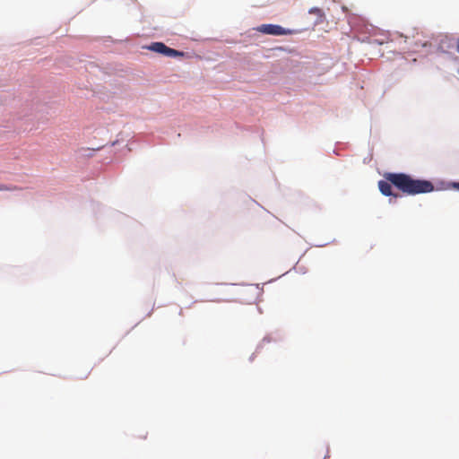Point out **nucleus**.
<instances>
[{"label": "nucleus", "instance_id": "obj_4", "mask_svg": "<svg viewBox=\"0 0 459 459\" xmlns=\"http://www.w3.org/2000/svg\"><path fill=\"white\" fill-rule=\"evenodd\" d=\"M417 37L411 40L410 47L412 51H417L419 48H424L429 45L427 37L423 32H416Z\"/></svg>", "mask_w": 459, "mask_h": 459}, {"label": "nucleus", "instance_id": "obj_2", "mask_svg": "<svg viewBox=\"0 0 459 459\" xmlns=\"http://www.w3.org/2000/svg\"><path fill=\"white\" fill-rule=\"evenodd\" d=\"M257 31L273 36H281V35H291L294 31L290 29H285L277 24H262L256 29Z\"/></svg>", "mask_w": 459, "mask_h": 459}, {"label": "nucleus", "instance_id": "obj_6", "mask_svg": "<svg viewBox=\"0 0 459 459\" xmlns=\"http://www.w3.org/2000/svg\"><path fill=\"white\" fill-rule=\"evenodd\" d=\"M17 189L18 187L16 186L0 185V191H14Z\"/></svg>", "mask_w": 459, "mask_h": 459}, {"label": "nucleus", "instance_id": "obj_9", "mask_svg": "<svg viewBox=\"0 0 459 459\" xmlns=\"http://www.w3.org/2000/svg\"><path fill=\"white\" fill-rule=\"evenodd\" d=\"M90 374V371H88L82 378H87Z\"/></svg>", "mask_w": 459, "mask_h": 459}, {"label": "nucleus", "instance_id": "obj_8", "mask_svg": "<svg viewBox=\"0 0 459 459\" xmlns=\"http://www.w3.org/2000/svg\"><path fill=\"white\" fill-rule=\"evenodd\" d=\"M454 186H455L456 189H458V190H459V183H455V184H454Z\"/></svg>", "mask_w": 459, "mask_h": 459}, {"label": "nucleus", "instance_id": "obj_3", "mask_svg": "<svg viewBox=\"0 0 459 459\" xmlns=\"http://www.w3.org/2000/svg\"><path fill=\"white\" fill-rule=\"evenodd\" d=\"M148 49L152 50V51H154V52H157V53H160L163 56H170V57H177V56H184V53L183 52H180L178 50H176V49H173V48H170L169 47H167L164 43L162 42H154V43H152L149 47H148Z\"/></svg>", "mask_w": 459, "mask_h": 459}, {"label": "nucleus", "instance_id": "obj_7", "mask_svg": "<svg viewBox=\"0 0 459 459\" xmlns=\"http://www.w3.org/2000/svg\"><path fill=\"white\" fill-rule=\"evenodd\" d=\"M309 13H314L319 17H322L323 16V12L320 8H317V7H313L309 10Z\"/></svg>", "mask_w": 459, "mask_h": 459}, {"label": "nucleus", "instance_id": "obj_5", "mask_svg": "<svg viewBox=\"0 0 459 459\" xmlns=\"http://www.w3.org/2000/svg\"><path fill=\"white\" fill-rule=\"evenodd\" d=\"M416 32H420L418 29L412 27H405L401 36L405 39V42L410 43L411 40L414 39L417 37Z\"/></svg>", "mask_w": 459, "mask_h": 459}, {"label": "nucleus", "instance_id": "obj_1", "mask_svg": "<svg viewBox=\"0 0 459 459\" xmlns=\"http://www.w3.org/2000/svg\"><path fill=\"white\" fill-rule=\"evenodd\" d=\"M384 178L385 180L378 182V188L381 194L385 196L398 197L397 194L393 193L392 186L406 195L431 193L435 189L431 181L413 178L411 175L405 173L388 172L384 175Z\"/></svg>", "mask_w": 459, "mask_h": 459}, {"label": "nucleus", "instance_id": "obj_10", "mask_svg": "<svg viewBox=\"0 0 459 459\" xmlns=\"http://www.w3.org/2000/svg\"><path fill=\"white\" fill-rule=\"evenodd\" d=\"M456 47H457V51H458V53H459V39H458L457 46H456Z\"/></svg>", "mask_w": 459, "mask_h": 459}]
</instances>
